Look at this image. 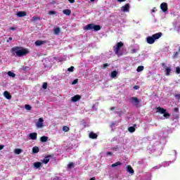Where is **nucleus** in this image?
I'll use <instances>...</instances> for the list:
<instances>
[{
	"mask_svg": "<svg viewBox=\"0 0 180 180\" xmlns=\"http://www.w3.org/2000/svg\"><path fill=\"white\" fill-rule=\"evenodd\" d=\"M11 51L12 54H15V57H23L29 54V51L21 46H14L11 49Z\"/></svg>",
	"mask_w": 180,
	"mask_h": 180,
	"instance_id": "obj_1",
	"label": "nucleus"
},
{
	"mask_svg": "<svg viewBox=\"0 0 180 180\" xmlns=\"http://www.w3.org/2000/svg\"><path fill=\"white\" fill-rule=\"evenodd\" d=\"M162 36V32H158L152 36L148 37L146 38V41L148 44H154V43H155V40H158V39H160Z\"/></svg>",
	"mask_w": 180,
	"mask_h": 180,
	"instance_id": "obj_2",
	"label": "nucleus"
},
{
	"mask_svg": "<svg viewBox=\"0 0 180 180\" xmlns=\"http://www.w3.org/2000/svg\"><path fill=\"white\" fill-rule=\"evenodd\" d=\"M85 30H94V32H98L101 30V27L99 25H95L94 23L88 24L85 27Z\"/></svg>",
	"mask_w": 180,
	"mask_h": 180,
	"instance_id": "obj_3",
	"label": "nucleus"
},
{
	"mask_svg": "<svg viewBox=\"0 0 180 180\" xmlns=\"http://www.w3.org/2000/svg\"><path fill=\"white\" fill-rule=\"evenodd\" d=\"M123 46H124V44H123L122 41L117 42L116 46H114L115 53L118 57L122 56V53H119V50H120Z\"/></svg>",
	"mask_w": 180,
	"mask_h": 180,
	"instance_id": "obj_4",
	"label": "nucleus"
},
{
	"mask_svg": "<svg viewBox=\"0 0 180 180\" xmlns=\"http://www.w3.org/2000/svg\"><path fill=\"white\" fill-rule=\"evenodd\" d=\"M129 102L131 103H135L136 106H139V103H140V99L137 97H131L129 99Z\"/></svg>",
	"mask_w": 180,
	"mask_h": 180,
	"instance_id": "obj_5",
	"label": "nucleus"
},
{
	"mask_svg": "<svg viewBox=\"0 0 180 180\" xmlns=\"http://www.w3.org/2000/svg\"><path fill=\"white\" fill-rule=\"evenodd\" d=\"M160 9L162 11V12H167V11H168V4L165 2L162 3L160 4Z\"/></svg>",
	"mask_w": 180,
	"mask_h": 180,
	"instance_id": "obj_6",
	"label": "nucleus"
},
{
	"mask_svg": "<svg viewBox=\"0 0 180 180\" xmlns=\"http://www.w3.org/2000/svg\"><path fill=\"white\" fill-rule=\"evenodd\" d=\"M130 9V4H126L124 6H122L121 7L122 12H129V10Z\"/></svg>",
	"mask_w": 180,
	"mask_h": 180,
	"instance_id": "obj_7",
	"label": "nucleus"
},
{
	"mask_svg": "<svg viewBox=\"0 0 180 180\" xmlns=\"http://www.w3.org/2000/svg\"><path fill=\"white\" fill-rule=\"evenodd\" d=\"M44 122V120H43V118H39L38 120V122H37V127H38L39 129H41V127H43Z\"/></svg>",
	"mask_w": 180,
	"mask_h": 180,
	"instance_id": "obj_8",
	"label": "nucleus"
},
{
	"mask_svg": "<svg viewBox=\"0 0 180 180\" xmlns=\"http://www.w3.org/2000/svg\"><path fill=\"white\" fill-rule=\"evenodd\" d=\"M51 157H53V155H51L46 156L41 161V162H43V164H49V162L50 161V158H51Z\"/></svg>",
	"mask_w": 180,
	"mask_h": 180,
	"instance_id": "obj_9",
	"label": "nucleus"
},
{
	"mask_svg": "<svg viewBox=\"0 0 180 180\" xmlns=\"http://www.w3.org/2000/svg\"><path fill=\"white\" fill-rule=\"evenodd\" d=\"M30 140H37V133L33 132L29 134Z\"/></svg>",
	"mask_w": 180,
	"mask_h": 180,
	"instance_id": "obj_10",
	"label": "nucleus"
},
{
	"mask_svg": "<svg viewBox=\"0 0 180 180\" xmlns=\"http://www.w3.org/2000/svg\"><path fill=\"white\" fill-rule=\"evenodd\" d=\"M4 95L6 98V99H12V95H11V93H9V91H6L4 92Z\"/></svg>",
	"mask_w": 180,
	"mask_h": 180,
	"instance_id": "obj_11",
	"label": "nucleus"
},
{
	"mask_svg": "<svg viewBox=\"0 0 180 180\" xmlns=\"http://www.w3.org/2000/svg\"><path fill=\"white\" fill-rule=\"evenodd\" d=\"M81 99V96L75 95V96L72 97V102H78Z\"/></svg>",
	"mask_w": 180,
	"mask_h": 180,
	"instance_id": "obj_12",
	"label": "nucleus"
},
{
	"mask_svg": "<svg viewBox=\"0 0 180 180\" xmlns=\"http://www.w3.org/2000/svg\"><path fill=\"white\" fill-rule=\"evenodd\" d=\"M89 136L90 139H92L93 140H95V139H98V134L94 133L93 131L90 132Z\"/></svg>",
	"mask_w": 180,
	"mask_h": 180,
	"instance_id": "obj_13",
	"label": "nucleus"
},
{
	"mask_svg": "<svg viewBox=\"0 0 180 180\" xmlns=\"http://www.w3.org/2000/svg\"><path fill=\"white\" fill-rule=\"evenodd\" d=\"M127 172L129 174H134V169H133V167H131L130 165L127 167Z\"/></svg>",
	"mask_w": 180,
	"mask_h": 180,
	"instance_id": "obj_14",
	"label": "nucleus"
},
{
	"mask_svg": "<svg viewBox=\"0 0 180 180\" xmlns=\"http://www.w3.org/2000/svg\"><path fill=\"white\" fill-rule=\"evenodd\" d=\"M17 16H18V18H23V16H26V12H25V11H18L17 13Z\"/></svg>",
	"mask_w": 180,
	"mask_h": 180,
	"instance_id": "obj_15",
	"label": "nucleus"
},
{
	"mask_svg": "<svg viewBox=\"0 0 180 180\" xmlns=\"http://www.w3.org/2000/svg\"><path fill=\"white\" fill-rule=\"evenodd\" d=\"M60 32H61V30L58 27H56V28L53 29V33H54V34H56L57 36H58V34H60Z\"/></svg>",
	"mask_w": 180,
	"mask_h": 180,
	"instance_id": "obj_16",
	"label": "nucleus"
},
{
	"mask_svg": "<svg viewBox=\"0 0 180 180\" xmlns=\"http://www.w3.org/2000/svg\"><path fill=\"white\" fill-rule=\"evenodd\" d=\"M49 141V137L46 136H43L40 138V141L41 143H46Z\"/></svg>",
	"mask_w": 180,
	"mask_h": 180,
	"instance_id": "obj_17",
	"label": "nucleus"
},
{
	"mask_svg": "<svg viewBox=\"0 0 180 180\" xmlns=\"http://www.w3.org/2000/svg\"><path fill=\"white\" fill-rule=\"evenodd\" d=\"M63 13L66 15V16H70L71 15V11L70 9H65L63 10Z\"/></svg>",
	"mask_w": 180,
	"mask_h": 180,
	"instance_id": "obj_18",
	"label": "nucleus"
},
{
	"mask_svg": "<svg viewBox=\"0 0 180 180\" xmlns=\"http://www.w3.org/2000/svg\"><path fill=\"white\" fill-rule=\"evenodd\" d=\"M44 43H46V41H41V40H37L35 41V46H41L44 44Z\"/></svg>",
	"mask_w": 180,
	"mask_h": 180,
	"instance_id": "obj_19",
	"label": "nucleus"
},
{
	"mask_svg": "<svg viewBox=\"0 0 180 180\" xmlns=\"http://www.w3.org/2000/svg\"><path fill=\"white\" fill-rule=\"evenodd\" d=\"M158 111L157 112H159V113H161L162 115H164V113L165 112H167V110L164 109V108H162L161 107H158L157 108Z\"/></svg>",
	"mask_w": 180,
	"mask_h": 180,
	"instance_id": "obj_20",
	"label": "nucleus"
},
{
	"mask_svg": "<svg viewBox=\"0 0 180 180\" xmlns=\"http://www.w3.org/2000/svg\"><path fill=\"white\" fill-rule=\"evenodd\" d=\"M40 151V149H39V147L34 146L32 148V153L33 154H37Z\"/></svg>",
	"mask_w": 180,
	"mask_h": 180,
	"instance_id": "obj_21",
	"label": "nucleus"
},
{
	"mask_svg": "<svg viewBox=\"0 0 180 180\" xmlns=\"http://www.w3.org/2000/svg\"><path fill=\"white\" fill-rule=\"evenodd\" d=\"M120 165H122V162L118 161V162H115V163H114V164H112V165H111V167H112V168H115V167H119V166H120Z\"/></svg>",
	"mask_w": 180,
	"mask_h": 180,
	"instance_id": "obj_22",
	"label": "nucleus"
},
{
	"mask_svg": "<svg viewBox=\"0 0 180 180\" xmlns=\"http://www.w3.org/2000/svg\"><path fill=\"white\" fill-rule=\"evenodd\" d=\"M165 71L166 72V75L169 76L171 75V68L169 67H166Z\"/></svg>",
	"mask_w": 180,
	"mask_h": 180,
	"instance_id": "obj_23",
	"label": "nucleus"
},
{
	"mask_svg": "<svg viewBox=\"0 0 180 180\" xmlns=\"http://www.w3.org/2000/svg\"><path fill=\"white\" fill-rule=\"evenodd\" d=\"M110 77L111 78H116V77H117V71L114 70L111 72Z\"/></svg>",
	"mask_w": 180,
	"mask_h": 180,
	"instance_id": "obj_24",
	"label": "nucleus"
},
{
	"mask_svg": "<svg viewBox=\"0 0 180 180\" xmlns=\"http://www.w3.org/2000/svg\"><path fill=\"white\" fill-rule=\"evenodd\" d=\"M34 168H37V169L40 168V167H41V162H34Z\"/></svg>",
	"mask_w": 180,
	"mask_h": 180,
	"instance_id": "obj_25",
	"label": "nucleus"
},
{
	"mask_svg": "<svg viewBox=\"0 0 180 180\" xmlns=\"http://www.w3.org/2000/svg\"><path fill=\"white\" fill-rule=\"evenodd\" d=\"M23 150L20 149V148H16L14 150V153L15 154L19 155L21 153H22Z\"/></svg>",
	"mask_w": 180,
	"mask_h": 180,
	"instance_id": "obj_26",
	"label": "nucleus"
},
{
	"mask_svg": "<svg viewBox=\"0 0 180 180\" xmlns=\"http://www.w3.org/2000/svg\"><path fill=\"white\" fill-rule=\"evenodd\" d=\"M128 131H129V133H134L136 131V128H134V127H129L128 128Z\"/></svg>",
	"mask_w": 180,
	"mask_h": 180,
	"instance_id": "obj_27",
	"label": "nucleus"
},
{
	"mask_svg": "<svg viewBox=\"0 0 180 180\" xmlns=\"http://www.w3.org/2000/svg\"><path fill=\"white\" fill-rule=\"evenodd\" d=\"M8 77H11L12 78H15V77H16V75L13 72H12L11 71L8 72Z\"/></svg>",
	"mask_w": 180,
	"mask_h": 180,
	"instance_id": "obj_28",
	"label": "nucleus"
},
{
	"mask_svg": "<svg viewBox=\"0 0 180 180\" xmlns=\"http://www.w3.org/2000/svg\"><path fill=\"white\" fill-rule=\"evenodd\" d=\"M144 70V66H139L136 69L137 72H141Z\"/></svg>",
	"mask_w": 180,
	"mask_h": 180,
	"instance_id": "obj_29",
	"label": "nucleus"
},
{
	"mask_svg": "<svg viewBox=\"0 0 180 180\" xmlns=\"http://www.w3.org/2000/svg\"><path fill=\"white\" fill-rule=\"evenodd\" d=\"M62 130L63 131H65V133H67L70 130V127L67 126H63Z\"/></svg>",
	"mask_w": 180,
	"mask_h": 180,
	"instance_id": "obj_30",
	"label": "nucleus"
},
{
	"mask_svg": "<svg viewBox=\"0 0 180 180\" xmlns=\"http://www.w3.org/2000/svg\"><path fill=\"white\" fill-rule=\"evenodd\" d=\"M25 108L27 110H32V106H30L29 104H26Z\"/></svg>",
	"mask_w": 180,
	"mask_h": 180,
	"instance_id": "obj_31",
	"label": "nucleus"
},
{
	"mask_svg": "<svg viewBox=\"0 0 180 180\" xmlns=\"http://www.w3.org/2000/svg\"><path fill=\"white\" fill-rule=\"evenodd\" d=\"M40 19V18L37 17V16H34L32 18V22H36V20H39Z\"/></svg>",
	"mask_w": 180,
	"mask_h": 180,
	"instance_id": "obj_32",
	"label": "nucleus"
},
{
	"mask_svg": "<svg viewBox=\"0 0 180 180\" xmlns=\"http://www.w3.org/2000/svg\"><path fill=\"white\" fill-rule=\"evenodd\" d=\"M163 116L164 117H166V119H168V117H169V116H171V115L167 112H165V113H163Z\"/></svg>",
	"mask_w": 180,
	"mask_h": 180,
	"instance_id": "obj_33",
	"label": "nucleus"
},
{
	"mask_svg": "<svg viewBox=\"0 0 180 180\" xmlns=\"http://www.w3.org/2000/svg\"><path fill=\"white\" fill-rule=\"evenodd\" d=\"M72 167H74V162H70L68 165V168H69L70 169L71 168H72Z\"/></svg>",
	"mask_w": 180,
	"mask_h": 180,
	"instance_id": "obj_34",
	"label": "nucleus"
},
{
	"mask_svg": "<svg viewBox=\"0 0 180 180\" xmlns=\"http://www.w3.org/2000/svg\"><path fill=\"white\" fill-rule=\"evenodd\" d=\"M68 71H69V72H72L74 71V66H71L70 68H69L68 69Z\"/></svg>",
	"mask_w": 180,
	"mask_h": 180,
	"instance_id": "obj_35",
	"label": "nucleus"
},
{
	"mask_svg": "<svg viewBox=\"0 0 180 180\" xmlns=\"http://www.w3.org/2000/svg\"><path fill=\"white\" fill-rule=\"evenodd\" d=\"M176 74H180V68H179V66H177L176 68Z\"/></svg>",
	"mask_w": 180,
	"mask_h": 180,
	"instance_id": "obj_36",
	"label": "nucleus"
},
{
	"mask_svg": "<svg viewBox=\"0 0 180 180\" xmlns=\"http://www.w3.org/2000/svg\"><path fill=\"white\" fill-rule=\"evenodd\" d=\"M78 84V79H75V80L72 82V85H75V84Z\"/></svg>",
	"mask_w": 180,
	"mask_h": 180,
	"instance_id": "obj_37",
	"label": "nucleus"
},
{
	"mask_svg": "<svg viewBox=\"0 0 180 180\" xmlns=\"http://www.w3.org/2000/svg\"><path fill=\"white\" fill-rule=\"evenodd\" d=\"M42 88L44 89H47V83L44 82L42 85Z\"/></svg>",
	"mask_w": 180,
	"mask_h": 180,
	"instance_id": "obj_38",
	"label": "nucleus"
},
{
	"mask_svg": "<svg viewBox=\"0 0 180 180\" xmlns=\"http://www.w3.org/2000/svg\"><path fill=\"white\" fill-rule=\"evenodd\" d=\"M49 15H56V11H49Z\"/></svg>",
	"mask_w": 180,
	"mask_h": 180,
	"instance_id": "obj_39",
	"label": "nucleus"
},
{
	"mask_svg": "<svg viewBox=\"0 0 180 180\" xmlns=\"http://www.w3.org/2000/svg\"><path fill=\"white\" fill-rule=\"evenodd\" d=\"M131 53L132 54H134L135 53H137V49H131Z\"/></svg>",
	"mask_w": 180,
	"mask_h": 180,
	"instance_id": "obj_40",
	"label": "nucleus"
},
{
	"mask_svg": "<svg viewBox=\"0 0 180 180\" xmlns=\"http://www.w3.org/2000/svg\"><path fill=\"white\" fill-rule=\"evenodd\" d=\"M174 112H175L176 113H179V108H174Z\"/></svg>",
	"mask_w": 180,
	"mask_h": 180,
	"instance_id": "obj_41",
	"label": "nucleus"
},
{
	"mask_svg": "<svg viewBox=\"0 0 180 180\" xmlns=\"http://www.w3.org/2000/svg\"><path fill=\"white\" fill-rule=\"evenodd\" d=\"M107 67H109V64H108V63H104V64L103 65V70H105V68H106Z\"/></svg>",
	"mask_w": 180,
	"mask_h": 180,
	"instance_id": "obj_42",
	"label": "nucleus"
},
{
	"mask_svg": "<svg viewBox=\"0 0 180 180\" xmlns=\"http://www.w3.org/2000/svg\"><path fill=\"white\" fill-rule=\"evenodd\" d=\"M133 89H135V90L140 89V86L136 85V86H134L133 87Z\"/></svg>",
	"mask_w": 180,
	"mask_h": 180,
	"instance_id": "obj_43",
	"label": "nucleus"
},
{
	"mask_svg": "<svg viewBox=\"0 0 180 180\" xmlns=\"http://www.w3.org/2000/svg\"><path fill=\"white\" fill-rule=\"evenodd\" d=\"M16 27H11L10 28H9V30H13V31H15V30H16Z\"/></svg>",
	"mask_w": 180,
	"mask_h": 180,
	"instance_id": "obj_44",
	"label": "nucleus"
},
{
	"mask_svg": "<svg viewBox=\"0 0 180 180\" xmlns=\"http://www.w3.org/2000/svg\"><path fill=\"white\" fill-rule=\"evenodd\" d=\"M174 96L176 99H180V94H174Z\"/></svg>",
	"mask_w": 180,
	"mask_h": 180,
	"instance_id": "obj_45",
	"label": "nucleus"
},
{
	"mask_svg": "<svg viewBox=\"0 0 180 180\" xmlns=\"http://www.w3.org/2000/svg\"><path fill=\"white\" fill-rule=\"evenodd\" d=\"M68 1L70 3V4H74L75 2V0H68Z\"/></svg>",
	"mask_w": 180,
	"mask_h": 180,
	"instance_id": "obj_46",
	"label": "nucleus"
},
{
	"mask_svg": "<svg viewBox=\"0 0 180 180\" xmlns=\"http://www.w3.org/2000/svg\"><path fill=\"white\" fill-rule=\"evenodd\" d=\"M5 147V146L4 145H0V150H4V148Z\"/></svg>",
	"mask_w": 180,
	"mask_h": 180,
	"instance_id": "obj_47",
	"label": "nucleus"
},
{
	"mask_svg": "<svg viewBox=\"0 0 180 180\" xmlns=\"http://www.w3.org/2000/svg\"><path fill=\"white\" fill-rule=\"evenodd\" d=\"M115 109H116V107H111L110 108V110H115Z\"/></svg>",
	"mask_w": 180,
	"mask_h": 180,
	"instance_id": "obj_48",
	"label": "nucleus"
},
{
	"mask_svg": "<svg viewBox=\"0 0 180 180\" xmlns=\"http://www.w3.org/2000/svg\"><path fill=\"white\" fill-rule=\"evenodd\" d=\"M106 154L107 155H112V152H107Z\"/></svg>",
	"mask_w": 180,
	"mask_h": 180,
	"instance_id": "obj_49",
	"label": "nucleus"
},
{
	"mask_svg": "<svg viewBox=\"0 0 180 180\" xmlns=\"http://www.w3.org/2000/svg\"><path fill=\"white\" fill-rule=\"evenodd\" d=\"M115 124H116V123L112 122L110 126H111V127H113V126H115Z\"/></svg>",
	"mask_w": 180,
	"mask_h": 180,
	"instance_id": "obj_50",
	"label": "nucleus"
},
{
	"mask_svg": "<svg viewBox=\"0 0 180 180\" xmlns=\"http://www.w3.org/2000/svg\"><path fill=\"white\" fill-rule=\"evenodd\" d=\"M126 0H117L118 2H125Z\"/></svg>",
	"mask_w": 180,
	"mask_h": 180,
	"instance_id": "obj_51",
	"label": "nucleus"
},
{
	"mask_svg": "<svg viewBox=\"0 0 180 180\" xmlns=\"http://www.w3.org/2000/svg\"><path fill=\"white\" fill-rule=\"evenodd\" d=\"M89 180H96V177H91Z\"/></svg>",
	"mask_w": 180,
	"mask_h": 180,
	"instance_id": "obj_52",
	"label": "nucleus"
},
{
	"mask_svg": "<svg viewBox=\"0 0 180 180\" xmlns=\"http://www.w3.org/2000/svg\"><path fill=\"white\" fill-rule=\"evenodd\" d=\"M23 70H24V71H26V70H27V67L23 68Z\"/></svg>",
	"mask_w": 180,
	"mask_h": 180,
	"instance_id": "obj_53",
	"label": "nucleus"
},
{
	"mask_svg": "<svg viewBox=\"0 0 180 180\" xmlns=\"http://www.w3.org/2000/svg\"><path fill=\"white\" fill-rule=\"evenodd\" d=\"M162 67H165V63H162Z\"/></svg>",
	"mask_w": 180,
	"mask_h": 180,
	"instance_id": "obj_54",
	"label": "nucleus"
},
{
	"mask_svg": "<svg viewBox=\"0 0 180 180\" xmlns=\"http://www.w3.org/2000/svg\"><path fill=\"white\" fill-rule=\"evenodd\" d=\"M152 12H155V10H154V8L152 9Z\"/></svg>",
	"mask_w": 180,
	"mask_h": 180,
	"instance_id": "obj_55",
	"label": "nucleus"
},
{
	"mask_svg": "<svg viewBox=\"0 0 180 180\" xmlns=\"http://www.w3.org/2000/svg\"><path fill=\"white\" fill-rule=\"evenodd\" d=\"M8 40H12V37H9V38H8Z\"/></svg>",
	"mask_w": 180,
	"mask_h": 180,
	"instance_id": "obj_56",
	"label": "nucleus"
},
{
	"mask_svg": "<svg viewBox=\"0 0 180 180\" xmlns=\"http://www.w3.org/2000/svg\"><path fill=\"white\" fill-rule=\"evenodd\" d=\"M91 1V2H94L95 0H90Z\"/></svg>",
	"mask_w": 180,
	"mask_h": 180,
	"instance_id": "obj_57",
	"label": "nucleus"
}]
</instances>
